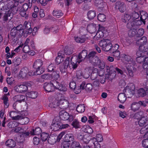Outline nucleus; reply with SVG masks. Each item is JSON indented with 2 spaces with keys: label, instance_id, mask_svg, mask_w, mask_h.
I'll return each instance as SVG.
<instances>
[{
  "label": "nucleus",
  "instance_id": "1",
  "mask_svg": "<svg viewBox=\"0 0 148 148\" xmlns=\"http://www.w3.org/2000/svg\"><path fill=\"white\" fill-rule=\"evenodd\" d=\"M140 17L139 14L135 12H133L131 15L125 14L122 18V21L127 23V27L130 29L128 32V35L131 37L133 36L136 33V29L138 26L142 24V22L136 20Z\"/></svg>",
  "mask_w": 148,
  "mask_h": 148
},
{
  "label": "nucleus",
  "instance_id": "2",
  "mask_svg": "<svg viewBox=\"0 0 148 148\" xmlns=\"http://www.w3.org/2000/svg\"><path fill=\"white\" fill-rule=\"evenodd\" d=\"M87 55V52L86 50H84L79 53L78 56H74L71 58L70 61V58L67 57L66 59L64 61L62 67H60V70L61 72L64 73L66 72V69L69 67L70 69H75L77 66V63H80L84 60Z\"/></svg>",
  "mask_w": 148,
  "mask_h": 148
},
{
  "label": "nucleus",
  "instance_id": "3",
  "mask_svg": "<svg viewBox=\"0 0 148 148\" xmlns=\"http://www.w3.org/2000/svg\"><path fill=\"white\" fill-rule=\"evenodd\" d=\"M122 57L124 58V62L126 63V67L128 71L129 76L130 77H133L134 74L132 70L134 69V66L136 64L134 58L125 54L122 55Z\"/></svg>",
  "mask_w": 148,
  "mask_h": 148
},
{
  "label": "nucleus",
  "instance_id": "4",
  "mask_svg": "<svg viewBox=\"0 0 148 148\" xmlns=\"http://www.w3.org/2000/svg\"><path fill=\"white\" fill-rule=\"evenodd\" d=\"M5 8V9L4 10H7V11L5 12L3 16V20L4 21L10 20L13 17L11 15L12 12H13V14H14L17 11L16 7L13 5L12 2H10L9 3L7 8Z\"/></svg>",
  "mask_w": 148,
  "mask_h": 148
},
{
  "label": "nucleus",
  "instance_id": "5",
  "mask_svg": "<svg viewBox=\"0 0 148 148\" xmlns=\"http://www.w3.org/2000/svg\"><path fill=\"white\" fill-rule=\"evenodd\" d=\"M22 27V25H20L12 29L11 30L10 36L13 38L16 37V39H18L22 36H26V34L24 33V30L21 29Z\"/></svg>",
  "mask_w": 148,
  "mask_h": 148
},
{
  "label": "nucleus",
  "instance_id": "6",
  "mask_svg": "<svg viewBox=\"0 0 148 148\" xmlns=\"http://www.w3.org/2000/svg\"><path fill=\"white\" fill-rule=\"evenodd\" d=\"M67 98L61 94H59L56 99H54L50 103L49 107L51 108L56 107L60 104H63L65 102L67 103Z\"/></svg>",
  "mask_w": 148,
  "mask_h": 148
},
{
  "label": "nucleus",
  "instance_id": "7",
  "mask_svg": "<svg viewBox=\"0 0 148 148\" xmlns=\"http://www.w3.org/2000/svg\"><path fill=\"white\" fill-rule=\"evenodd\" d=\"M99 45L103 50L106 51H109L112 46L110 40L108 39H104L101 40Z\"/></svg>",
  "mask_w": 148,
  "mask_h": 148
},
{
  "label": "nucleus",
  "instance_id": "8",
  "mask_svg": "<svg viewBox=\"0 0 148 148\" xmlns=\"http://www.w3.org/2000/svg\"><path fill=\"white\" fill-rule=\"evenodd\" d=\"M28 86V82H25L21 83L20 85H16L14 88V89L17 92L21 93L27 90Z\"/></svg>",
  "mask_w": 148,
  "mask_h": 148
},
{
  "label": "nucleus",
  "instance_id": "9",
  "mask_svg": "<svg viewBox=\"0 0 148 148\" xmlns=\"http://www.w3.org/2000/svg\"><path fill=\"white\" fill-rule=\"evenodd\" d=\"M135 87L134 84H131L126 86L125 89V94L127 96L128 98L131 97L134 93Z\"/></svg>",
  "mask_w": 148,
  "mask_h": 148
},
{
  "label": "nucleus",
  "instance_id": "10",
  "mask_svg": "<svg viewBox=\"0 0 148 148\" xmlns=\"http://www.w3.org/2000/svg\"><path fill=\"white\" fill-rule=\"evenodd\" d=\"M55 81L50 82H46L44 84L43 88L47 92H52L55 88Z\"/></svg>",
  "mask_w": 148,
  "mask_h": 148
},
{
  "label": "nucleus",
  "instance_id": "11",
  "mask_svg": "<svg viewBox=\"0 0 148 148\" xmlns=\"http://www.w3.org/2000/svg\"><path fill=\"white\" fill-rule=\"evenodd\" d=\"M104 28L103 27H100L96 33V35L94 37L95 40H98L103 36V32H104Z\"/></svg>",
  "mask_w": 148,
  "mask_h": 148
},
{
  "label": "nucleus",
  "instance_id": "12",
  "mask_svg": "<svg viewBox=\"0 0 148 148\" xmlns=\"http://www.w3.org/2000/svg\"><path fill=\"white\" fill-rule=\"evenodd\" d=\"M89 73L91 74V78L94 79L97 78L98 75V70L97 68H94L91 67H89L88 68Z\"/></svg>",
  "mask_w": 148,
  "mask_h": 148
},
{
  "label": "nucleus",
  "instance_id": "13",
  "mask_svg": "<svg viewBox=\"0 0 148 148\" xmlns=\"http://www.w3.org/2000/svg\"><path fill=\"white\" fill-rule=\"evenodd\" d=\"M115 8L122 12H124L126 9V6L124 3L120 1H117L115 4Z\"/></svg>",
  "mask_w": 148,
  "mask_h": 148
},
{
  "label": "nucleus",
  "instance_id": "14",
  "mask_svg": "<svg viewBox=\"0 0 148 148\" xmlns=\"http://www.w3.org/2000/svg\"><path fill=\"white\" fill-rule=\"evenodd\" d=\"M65 54H64L63 51L59 52L58 53V56L56 59V64H58L63 61V59L65 58Z\"/></svg>",
  "mask_w": 148,
  "mask_h": 148
},
{
  "label": "nucleus",
  "instance_id": "15",
  "mask_svg": "<svg viewBox=\"0 0 148 148\" xmlns=\"http://www.w3.org/2000/svg\"><path fill=\"white\" fill-rule=\"evenodd\" d=\"M50 127L53 131H57L60 129V123L57 121L55 122L53 121Z\"/></svg>",
  "mask_w": 148,
  "mask_h": 148
},
{
  "label": "nucleus",
  "instance_id": "16",
  "mask_svg": "<svg viewBox=\"0 0 148 148\" xmlns=\"http://www.w3.org/2000/svg\"><path fill=\"white\" fill-rule=\"evenodd\" d=\"M28 70L27 68H24L21 70L19 74V77L22 78H25L28 76Z\"/></svg>",
  "mask_w": 148,
  "mask_h": 148
},
{
  "label": "nucleus",
  "instance_id": "17",
  "mask_svg": "<svg viewBox=\"0 0 148 148\" xmlns=\"http://www.w3.org/2000/svg\"><path fill=\"white\" fill-rule=\"evenodd\" d=\"M137 96L143 97L145 96L148 97V90H145L143 88L139 89L137 92Z\"/></svg>",
  "mask_w": 148,
  "mask_h": 148
},
{
  "label": "nucleus",
  "instance_id": "18",
  "mask_svg": "<svg viewBox=\"0 0 148 148\" xmlns=\"http://www.w3.org/2000/svg\"><path fill=\"white\" fill-rule=\"evenodd\" d=\"M59 116L60 118L64 120H67L69 118V114L64 111H62L60 112Z\"/></svg>",
  "mask_w": 148,
  "mask_h": 148
},
{
  "label": "nucleus",
  "instance_id": "19",
  "mask_svg": "<svg viewBox=\"0 0 148 148\" xmlns=\"http://www.w3.org/2000/svg\"><path fill=\"white\" fill-rule=\"evenodd\" d=\"M29 42V40L27 38L26 39L24 44L23 45L22 44L23 46V51L25 53H27L30 50V49L29 47V45L28 44Z\"/></svg>",
  "mask_w": 148,
  "mask_h": 148
},
{
  "label": "nucleus",
  "instance_id": "20",
  "mask_svg": "<svg viewBox=\"0 0 148 148\" xmlns=\"http://www.w3.org/2000/svg\"><path fill=\"white\" fill-rule=\"evenodd\" d=\"M96 25L93 24L89 25L87 27V30L91 33L95 32L96 30Z\"/></svg>",
  "mask_w": 148,
  "mask_h": 148
},
{
  "label": "nucleus",
  "instance_id": "21",
  "mask_svg": "<svg viewBox=\"0 0 148 148\" xmlns=\"http://www.w3.org/2000/svg\"><path fill=\"white\" fill-rule=\"evenodd\" d=\"M140 21L142 22H143L144 23H145V20H146L147 17H148V14L145 11H142L140 12ZM139 21V20H138Z\"/></svg>",
  "mask_w": 148,
  "mask_h": 148
},
{
  "label": "nucleus",
  "instance_id": "22",
  "mask_svg": "<svg viewBox=\"0 0 148 148\" xmlns=\"http://www.w3.org/2000/svg\"><path fill=\"white\" fill-rule=\"evenodd\" d=\"M57 136L54 135L50 136L48 139V142L51 145H53L56 141Z\"/></svg>",
  "mask_w": 148,
  "mask_h": 148
},
{
  "label": "nucleus",
  "instance_id": "23",
  "mask_svg": "<svg viewBox=\"0 0 148 148\" xmlns=\"http://www.w3.org/2000/svg\"><path fill=\"white\" fill-rule=\"evenodd\" d=\"M56 86L55 88L58 89L60 90L65 91L67 89L66 87L62 84H59V83L57 82H55Z\"/></svg>",
  "mask_w": 148,
  "mask_h": 148
},
{
  "label": "nucleus",
  "instance_id": "24",
  "mask_svg": "<svg viewBox=\"0 0 148 148\" xmlns=\"http://www.w3.org/2000/svg\"><path fill=\"white\" fill-rule=\"evenodd\" d=\"M5 143L6 146L11 148H13L15 147L16 145L15 142L12 139L8 140L5 142Z\"/></svg>",
  "mask_w": 148,
  "mask_h": 148
},
{
  "label": "nucleus",
  "instance_id": "25",
  "mask_svg": "<svg viewBox=\"0 0 148 148\" xmlns=\"http://www.w3.org/2000/svg\"><path fill=\"white\" fill-rule=\"evenodd\" d=\"M136 44L138 45H143L146 44L147 42V38L143 36L141 38H139L136 42Z\"/></svg>",
  "mask_w": 148,
  "mask_h": 148
},
{
  "label": "nucleus",
  "instance_id": "26",
  "mask_svg": "<svg viewBox=\"0 0 148 148\" xmlns=\"http://www.w3.org/2000/svg\"><path fill=\"white\" fill-rule=\"evenodd\" d=\"M52 14L53 16H56L57 18H59L63 15L62 11L61 10L58 9L54 10L53 11Z\"/></svg>",
  "mask_w": 148,
  "mask_h": 148
},
{
  "label": "nucleus",
  "instance_id": "27",
  "mask_svg": "<svg viewBox=\"0 0 148 148\" xmlns=\"http://www.w3.org/2000/svg\"><path fill=\"white\" fill-rule=\"evenodd\" d=\"M74 38L76 42L78 43H83L85 42L86 40L85 36H83L80 37L75 36L74 37Z\"/></svg>",
  "mask_w": 148,
  "mask_h": 148
},
{
  "label": "nucleus",
  "instance_id": "28",
  "mask_svg": "<svg viewBox=\"0 0 148 148\" xmlns=\"http://www.w3.org/2000/svg\"><path fill=\"white\" fill-rule=\"evenodd\" d=\"M43 61L41 59H38L36 60L33 64V66L35 68L42 67L43 64Z\"/></svg>",
  "mask_w": 148,
  "mask_h": 148
},
{
  "label": "nucleus",
  "instance_id": "29",
  "mask_svg": "<svg viewBox=\"0 0 148 148\" xmlns=\"http://www.w3.org/2000/svg\"><path fill=\"white\" fill-rule=\"evenodd\" d=\"M140 104L138 102H134L131 104V109L134 112L138 110L140 108Z\"/></svg>",
  "mask_w": 148,
  "mask_h": 148
},
{
  "label": "nucleus",
  "instance_id": "30",
  "mask_svg": "<svg viewBox=\"0 0 148 148\" xmlns=\"http://www.w3.org/2000/svg\"><path fill=\"white\" fill-rule=\"evenodd\" d=\"M148 122V119L143 116L138 121V124L140 126H142Z\"/></svg>",
  "mask_w": 148,
  "mask_h": 148
},
{
  "label": "nucleus",
  "instance_id": "31",
  "mask_svg": "<svg viewBox=\"0 0 148 148\" xmlns=\"http://www.w3.org/2000/svg\"><path fill=\"white\" fill-rule=\"evenodd\" d=\"M125 94L120 93L118 96V99L121 103H124L126 100V97Z\"/></svg>",
  "mask_w": 148,
  "mask_h": 148
},
{
  "label": "nucleus",
  "instance_id": "32",
  "mask_svg": "<svg viewBox=\"0 0 148 148\" xmlns=\"http://www.w3.org/2000/svg\"><path fill=\"white\" fill-rule=\"evenodd\" d=\"M100 60L98 57L97 56H95L93 59L90 60V62L93 65L96 66L98 64V63H99Z\"/></svg>",
  "mask_w": 148,
  "mask_h": 148
},
{
  "label": "nucleus",
  "instance_id": "33",
  "mask_svg": "<svg viewBox=\"0 0 148 148\" xmlns=\"http://www.w3.org/2000/svg\"><path fill=\"white\" fill-rule=\"evenodd\" d=\"M64 139L65 141H67L68 142L73 141L74 139L73 136L71 133L67 134L64 136Z\"/></svg>",
  "mask_w": 148,
  "mask_h": 148
},
{
  "label": "nucleus",
  "instance_id": "34",
  "mask_svg": "<svg viewBox=\"0 0 148 148\" xmlns=\"http://www.w3.org/2000/svg\"><path fill=\"white\" fill-rule=\"evenodd\" d=\"M14 98L16 100V101L21 103L24 101L25 97L24 95H18L15 96Z\"/></svg>",
  "mask_w": 148,
  "mask_h": 148
},
{
  "label": "nucleus",
  "instance_id": "35",
  "mask_svg": "<svg viewBox=\"0 0 148 148\" xmlns=\"http://www.w3.org/2000/svg\"><path fill=\"white\" fill-rule=\"evenodd\" d=\"M85 82H83L80 85V88L77 87L76 88V89L75 90V93L76 94H78L81 92V89H85Z\"/></svg>",
  "mask_w": 148,
  "mask_h": 148
},
{
  "label": "nucleus",
  "instance_id": "36",
  "mask_svg": "<svg viewBox=\"0 0 148 148\" xmlns=\"http://www.w3.org/2000/svg\"><path fill=\"white\" fill-rule=\"evenodd\" d=\"M37 93L36 92H28L26 94L27 97L31 98L32 99H35L37 97Z\"/></svg>",
  "mask_w": 148,
  "mask_h": 148
},
{
  "label": "nucleus",
  "instance_id": "37",
  "mask_svg": "<svg viewBox=\"0 0 148 148\" xmlns=\"http://www.w3.org/2000/svg\"><path fill=\"white\" fill-rule=\"evenodd\" d=\"M139 50L142 52L147 51L148 50V43H147L145 45H140Z\"/></svg>",
  "mask_w": 148,
  "mask_h": 148
},
{
  "label": "nucleus",
  "instance_id": "38",
  "mask_svg": "<svg viewBox=\"0 0 148 148\" xmlns=\"http://www.w3.org/2000/svg\"><path fill=\"white\" fill-rule=\"evenodd\" d=\"M41 130L39 127H36L35 129H33L31 131L30 134L31 135H38L41 132Z\"/></svg>",
  "mask_w": 148,
  "mask_h": 148
},
{
  "label": "nucleus",
  "instance_id": "39",
  "mask_svg": "<svg viewBox=\"0 0 148 148\" xmlns=\"http://www.w3.org/2000/svg\"><path fill=\"white\" fill-rule=\"evenodd\" d=\"M85 107L83 104L78 105L77 108V111L79 113L83 112L85 110Z\"/></svg>",
  "mask_w": 148,
  "mask_h": 148
},
{
  "label": "nucleus",
  "instance_id": "40",
  "mask_svg": "<svg viewBox=\"0 0 148 148\" xmlns=\"http://www.w3.org/2000/svg\"><path fill=\"white\" fill-rule=\"evenodd\" d=\"M72 125L75 128H80V123L78 120L77 119H75L73 120L72 122Z\"/></svg>",
  "mask_w": 148,
  "mask_h": 148
},
{
  "label": "nucleus",
  "instance_id": "41",
  "mask_svg": "<svg viewBox=\"0 0 148 148\" xmlns=\"http://www.w3.org/2000/svg\"><path fill=\"white\" fill-rule=\"evenodd\" d=\"M96 15L95 12L94 11H89L87 13L88 18L90 19H93L95 16Z\"/></svg>",
  "mask_w": 148,
  "mask_h": 148
},
{
  "label": "nucleus",
  "instance_id": "42",
  "mask_svg": "<svg viewBox=\"0 0 148 148\" xmlns=\"http://www.w3.org/2000/svg\"><path fill=\"white\" fill-rule=\"evenodd\" d=\"M71 148H82L81 146L78 142L74 141L72 142L71 146Z\"/></svg>",
  "mask_w": 148,
  "mask_h": 148
},
{
  "label": "nucleus",
  "instance_id": "43",
  "mask_svg": "<svg viewBox=\"0 0 148 148\" xmlns=\"http://www.w3.org/2000/svg\"><path fill=\"white\" fill-rule=\"evenodd\" d=\"M41 138L43 141H45L48 138L49 134L48 133L43 132L41 134Z\"/></svg>",
  "mask_w": 148,
  "mask_h": 148
},
{
  "label": "nucleus",
  "instance_id": "44",
  "mask_svg": "<svg viewBox=\"0 0 148 148\" xmlns=\"http://www.w3.org/2000/svg\"><path fill=\"white\" fill-rule=\"evenodd\" d=\"M64 54L66 55H69L71 54L73 52V50L72 49L68 47H66L65 48Z\"/></svg>",
  "mask_w": 148,
  "mask_h": 148
},
{
  "label": "nucleus",
  "instance_id": "45",
  "mask_svg": "<svg viewBox=\"0 0 148 148\" xmlns=\"http://www.w3.org/2000/svg\"><path fill=\"white\" fill-rule=\"evenodd\" d=\"M91 141L93 143L94 148H101V145L99 142L96 141V140L93 138L91 140Z\"/></svg>",
  "mask_w": 148,
  "mask_h": 148
},
{
  "label": "nucleus",
  "instance_id": "46",
  "mask_svg": "<svg viewBox=\"0 0 148 148\" xmlns=\"http://www.w3.org/2000/svg\"><path fill=\"white\" fill-rule=\"evenodd\" d=\"M119 47V45L117 44H116L113 46L111 47V49L109 51L111 53H114V51H118Z\"/></svg>",
  "mask_w": 148,
  "mask_h": 148
},
{
  "label": "nucleus",
  "instance_id": "47",
  "mask_svg": "<svg viewBox=\"0 0 148 148\" xmlns=\"http://www.w3.org/2000/svg\"><path fill=\"white\" fill-rule=\"evenodd\" d=\"M98 19L100 21L104 22L106 19V16L103 14H99L98 16Z\"/></svg>",
  "mask_w": 148,
  "mask_h": 148
},
{
  "label": "nucleus",
  "instance_id": "48",
  "mask_svg": "<svg viewBox=\"0 0 148 148\" xmlns=\"http://www.w3.org/2000/svg\"><path fill=\"white\" fill-rule=\"evenodd\" d=\"M143 113L142 112H138L136 113L134 115V118L138 120L140 119L143 117Z\"/></svg>",
  "mask_w": 148,
  "mask_h": 148
},
{
  "label": "nucleus",
  "instance_id": "49",
  "mask_svg": "<svg viewBox=\"0 0 148 148\" xmlns=\"http://www.w3.org/2000/svg\"><path fill=\"white\" fill-rule=\"evenodd\" d=\"M59 28L58 26L54 25L51 28V30L54 34H56L58 32Z\"/></svg>",
  "mask_w": 148,
  "mask_h": 148
},
{
  "label": "nucleus",
  "instance_id": "50",
  "mask_svg": "<svg viewBox=\"0 0 148 148\" xmlns=\"http://www.w3.org/2000/svg\"><path fill=\"white\" fill-rule=\"evenodd\" d=\"M26 11L21 9L20 14L21 16L27 18L28 17V13Z\"/></svg>",
  "mask_w": 148,
  "mask_h": 148
},
{
  "label": "nucleus",
  "instance_id": "51",
  "mask_svg": "<svg viewBox=\"0 0 148 148\" xmlns=\"http://www.w3.org/2000/svg\"><path fill=\"white\" fill-rule=\"evenodd\" d=\"M18 125V123L15 121L11 122L8 123V126L9 128H14Z\"/></svg>",
  "mask_w": 148,
  "mask_h": 148
},
{
  "label": "nucleus",
  "instance_id": "52",
  "mask_svg": "<svg viewBox=\"0 0 148 148\" xmlns=\"http://www.w3.org/2000/svg\"><path fill=\"white\" fill-rule=\"evenodd\" d=\"M32 6V3H30L24 4L23 5V8L21 9L25 11H27L28 8H30Z\"/></svg>",
  "mask_w": 148,
  "mask_h": 148
},
{
  "label": "nucleus",
  "instance_id": "53",
  "mask_svg": "<svg viewBox=\"0 0 148 148\" xmlns=\"http://www.w3.org/2000/svg\"><path fill=\"white\" fill-rule=\"evenodd\" d=\"M12 131L15 133H19L21 134L23 132V130L21 128L19 127H17L13 129Z\"/></svg>",
  "mask_w": 148,
  "mask_h": 148
},
{
  "label": "nucleus",
  "instance_id": "54",
  "mask_svg": "<svg viewBox=\"0 0 148 148\" xmlns=\"http://www.w3.org/2000/svg\"><path fill=\"white\" fill-rule=\"evenodd\" d=\"M36 68V70L35 73L36 75H40L44 71V70L42 67L37 68Z\"/></svg>",
  "mask_w": 148,
  "mask_h": 148
},
{
  "label": "nucleus",
  "instance_id": "55",
  "mask_svg": "<svg viewBox=\"0 0 148 148\" xmlns=\"http://www.w3.org/2000/svg\"><path fill=\"white\" fill-rule=\"evenodd\" d=\"M95 54L96 52L95 51H91L89 53L88 56L89 61L90 60H92L93 59L95 56H95Z\"/></svg>",
  "mask_w": 148,
  "mask_h": 148
},
{
  "label": "nucleus",
  "instance_id": "56",
  "mask_svg": "<svg viewBox=\"0 0 148 148\" xmlns=\"http://www.w3.org/2000/svg\"><path fill=\"white\" fill-rule=\"evenodd\" d=\"M52 75L56 79H58L60 77V72L59 71H56L52 73Z\"/></svg>",
  "mask_w": 148,
  "mask_h": 148
},
{
  "label": "nucleus",
  "instance_id": "57",
  "mask_svg": "<svg viewBox=\"0 0 148 148\" xmlns=\"http://www.w3.org/2000/svg\"><path fill=\"white\" fill-rule=\"evenodd\" d=\"M142 146L145 148H148V139L143 140L142 142Z\"/></svg>",
  "mask_w": 148,
  "mask_h": 148
},
{
  "label": "nucleus",
  "instance_id": "58",
  "mask_svg": "<svg viewBox=\"0 0 148 148\" xmlns=\"http://www.w3.org/2000/svg\"><path fill=\"white\" fill-rule=\"evenodd\" d=\"M78 138L80 140H82L86 144H87L89 142V139H86L85 138V137H83L82 135H80L79 136V135H78Z\"/></svg>",
  "mask_w": 148,
  "mask_h": 148
},
{
  "label": "nucleus",
  "instance_id": "59",
  "mask_svg": "<svg viewBox=\"0 0 148 148\" xmlns=\"http://www.w3.org/2000/svg\"><path fill=\"white\" fill-rule=\"evenodd\" d=\"M70 144L67 141H64L62 143L61 148H69Z\"/></svg>",
  "mask_w": 148,
  "mask_h": 148
},
{
  "label": "nucleus",
  "instance_id": "60",
  "mask_svg": "<svg viewBox=\"0 0 148 148\" xmlns=\"http://www.w3.org/2000/svg\"><path fill=\"white\" fill-rule=\"evenodd\" d=\"M34 1H36L38 3H40L42 6H45L47 4V1L46 0H33Z\"/></svg>",
  "mask_w": 148,
  "mask_h": 148
},
{
  "label": "nucleus",
  "instance_id": "61",
  "mask_svg": "<svg viewBox=\"0 0 148 148\" xmlns=\"http://www.w3.org/2000/svg\"><path fill=\"white\" fill-rule=\"evenodd\" d=\"M85 132L89 134H91L93 133V130L90 127L87 126L85 128Z\"/></svg>",
  "mask_w": 148,
  "mask_h": 148
},
{
  "label": "nucleus",
  "instance_id": "62",
  "mask_svg": "<svg viewBox=\"0 0 148 148\" xmlns=\"http://www.w3.org/2000/svg\"><path fill=\"white\" fill-rule=\"evenodd\" d=\"M41 78L45 79H50L51 78L52 76L49 74H45L41 75Z\"/></svg>",
  "mask_w": 148,
  "mask_h": 148
},
{
  "label": "nucleus",
  "instance_id": "63",
  "mask_svg": "<svg viewBox=\"0 0 148 148\" xmlns=\"http://www.w3.org/2000/svg\"><path fill=\"white\" fill-rule=\"evenodd\" d=\"M96 140V141L101 142L103 140V138L102 135L100 134H98L97 135L96 138H95Z\"/></svg>",
  "mask_w": 148,
  "mask_h": 148
},
{
  "label": "nucleus",
  "instance_id": "64",
  "mask_svg": "<svg viewBox=\"0 0 148 148\" xmlns=\"http://www.w3.org/2000/svg\"><path fill=\"white\" fill-rule=\"evenodd\" d=\"M144 32V30L143 29H139L137 32V36H141L143 35Z\"/></svg>",
  "mask_w": 148,
  "mask_h": 148
}]
</instances>
